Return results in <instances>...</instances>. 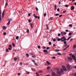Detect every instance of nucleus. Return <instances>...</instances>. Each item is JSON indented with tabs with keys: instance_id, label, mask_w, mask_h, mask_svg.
Instances as JSON below:
<instances>
[{
	"instance_id": "nucleus-1",
	"label": "nucleus",
	"mask_w": 76,
	"mask_h": 76,
	"mask_svg": "<svg viewBox=\"0 0 76 76\" xmlns=\"http://www.w3.org/2000/svg\"><path fill=\"white\" fill-rule=\"evenodd\" d=\"M66 38H65V37L64 36L61 39H58V41H60L61 40L62 42H64L66 40Z\"/></svg>"
},
{
	"instance_id": "nucleus-2",
	"label": "nucleus",
	"mask_w": 76,
	"mask_h": 76,
	"mask_svg": "<svg viewBox=\"0 0 76 76\" xmlns=\"http://www.w3.org/2000/svg\"><path fill=\"white\" fill-rule=\"evenodd\" d=\"M61 35L64 36V35H66V32H65V31H61Z\"/></svg>"
},
{
	"instance_id": "nucleus-3",
	"label": "nucleus",
	"mask_w": 76,
	"mask_h": 76,
	"mask_svg": "<svg viewBox=\"0 0 76 76\" xmlns=\"http://www.w3.org/2000/svg\"><path fill=\"white\" fill-rule=\"evenodd\" d=\"M62 68H63V69L64 70V71H66V68L65 67V66H63Z\"/></svg>"
},
{
	"instance_id": "nucleus-4",
	"label": "nucleus",
	"mask_w": 76,
	"mask_h": 76,
	"mask_svg": "<svg viewBox=\"0 0 76 76\" xmlns=\"http://www.w3.org/2000/svg\"><path fill=\"white\" fill-rule=\"evenodd\" d=\"M5 10H4L3 12V13H2V18L3 19L4 18V12L5 11Z\"/></svg>"
},
{
	"instance_id": "nucleus-5",
	"label": "nucleus",
	"mask_w": 76,
	"mask_h": 76,
	"mask_svg": "<svg viewBox=\"0 0 76 76\" xmlns=\"http://www.w3.org/2000/svg\"><path fill=\"white\" fill-rule=\"evenodd\" d=\"M75 9V7L74 6H71V10H73Z\"/></svg>"
},
{
	"instance_id": "nucleus-6",
	"label": "nucleus",
	"mask_w": 76,
	"mask_h": 76,
	"mask_svg": "<svg viewBox=\"0 0 76 76\" xmlns=\"http://www.w3.org/2000/svg\"><path fill=\"white\" fill-rule=\"evenodd\" d=\"M43 51L44 52H45V54H48V51L47 50H43Z\"/></svg>"
},
{
	"instance_id": "nucleus-7",
	"label": "nucleus",
	"mask_w": 76,
	"mask_h": 76,
	"mask_svg": "<svg viewBox=\"0 0 76 76\" xmlns=\"http://www.w3.org/2000/svg\"><path fill=\"white\" fill-rule=\"evenodd\" d=\"M12 20V19H10V20H9L8 22L7 23V25H9V24L10 23V21Z\"/></svg>"
},
{
	"instance_id": "nucleus-8",
	"label": "nucleus",
	"mask_w": 76,
	"mask_h": 76,
	"mask_svg": "<svg viewBox=\"0 0 76 76\" xmlns=\"http://www.w3.org/2000/svg\"><path fill=\"white\" fill-rule=\"evenodd\" d=\"M68 59L69 61H72V59L70 57L68 58Z\"/></svg>"
},
{
	"instance_id": "nucleus-9",
	"label": "nucleus",
	"mask_w": 76,
	"mask_h": 76,
	"mask_svg": "<svg viewBox=\"0 0 76 76\" xmlns=\"http://www.w3.org/2000/svg\"><path fill=\"white\" fill-rule=\"evenodd\" d=\"M67 69H70V66H69V65H68V64H67Z\"/></svg>"
},
{
	"instance_id": "nucleus-10",
	"label": "nucleus",
	"mask_w": 76,
	"mask_h": 76,
	"mask_svg": "<svg viewBox=\"0 0 76 76\" xmlns=\"http://www.w3.org/2000/svg\"><path fill=\"white\" fill-rule=\"evenodd\" d=\"M57 10V5L55 4L54 6V10Z\"/></svg>"
},
{
	"instance_id": "nucleus-11",
	"label": "nucleus",
	"mask_w": 76,
	"mask_h": 76,
	"mask_svg": "<svg viewBox=\"0 0 76 76\" xmlns=\"http://www.w3.org/2000/svg\"><path fill=\"white\" fill-rule=\"evenodd\" d=\"M72 57L75 60L76 59V57L74 55H73V56H72Z\"/></svg>"
},
{
	"instance_id": "nucleus-12",
	"label": "nucleus",
	"mask_w": 76,
	"mask_h": 76,
	"mask_svg": "<svg viewBox=\"0 0 76 76\" xmlns=\"http://www.w3.org/2000/svg\"><path fill=\"white\" fill-rule=\"evenodd\" d=\"M6 28H7V27H6V26H3V29H4V30H5V29H6Z\"/></svg>"
},
{
	"instance_id": "nucleus-13",
	"label": "nucleus",
	"mask_w": 76,
	"mask_h": 76,
	"mask_svg": "<svg viewBox=\"0 0 76 76\" xmlns=\"http://www.w3.org/2000/svg\"><path fill=\"white\" fill-rule=\"evenodd\" d=\"M18 59V57H15L14 59V61H16V60Z\"/></svg>"
},
{
	"instance_id": "nucleus-14",
	"label": "nucleus",
	"mask_w": 76,
	"mask_h": 76,
	"mask_svg": "<svg viewBox=\"0 0 76 76\" xmlns=\"http://www.w3.org/2000/svg\"><path fill=\"white\" fill-rule=\"evenodd\" d=\"M39 73H42L43 72V71L42 70H40L39 71Z\"/></svg>"
},
{
	"instance_id": "nucleus-15",
	"label": "nucleus",
	"mask_w": 76,
	"mask_h": 76,
	"mask_svg": "<svg viewBox=\"0 0 76 76\" xmlns=\"http://www.w3.org/2000/svg\"><path fill=\"white\" fill-rule=\"evenodd\" d=\"M35 18H37V16H36V15L35 14H33Z\"/></svg>"
},
{
	"instance_id": "nucleus-16",
	"label": "nucleus",
	"mask_w": 76,
	"mask_h": 76,
	"mask_svg": "<svg viewBox=\"0 0 76 76\" xmlns=\"http://www.w3.org/2000/svg\"><path fill=\"white\" fill-rule=\"evenodd\" d=\"M64 6L65 7H68L69 6V5H68V4H66V5H65Z\"/></svg>"
},
{
	"instance_id": "nucleus-17",
	"label": "nucleus",
	"mask_w": 76,
	"mask_h": 76,
	"mask_svg": "<svg viewBox=\"0 0 76 76\" xmlns=\"http://www.w3.org/2000/svg\"><path fill=\"white\" fill-rule=\"evenodd\" d=\"M57 72L58 74H61V72L59 70H58Z\"/></svg>"
},
{
	"instance_id": "nucleus-18",
	"label": "nucleus",
	"mask_w": 76,
	"mask_h": 76,
	"mask_svg": "<svg viewBox=\"0 0 76 76\" xmlns=\"http://www.w3.org/2000/svg\"><path fill=\"white\" fill-rule=\"evenodd\" d=\"M26 74H30V72H27V71H26Z\"/></svg>"
},
{
	"instance_id": "nucleus-19",
	"label": "nucleus",
	"mask_w": 76,
	"mask_h": 76,
	"mask_svg": "<svg viewBox=\"0 0 76 76\" xmlns=\"http://www.w3.org/2000/svg\"><path fill=\"white\" fill-rule=\"evenodd\" d=\"M56 75V73H55V72H53V73H52V75L53 76H55Z\"/></svg>"
},
{
	"instance_id": "nucleus-20",
	"label": "nucleus",
	"mask_w": 76,
	"mask_h": 76,
	"mask_svg": "<svg viewBox=\"0 0 76 76\" xmlns=\"http://www.w3.org/2000/svg\"><path fill=\"white\" fill-rule=\"evenodd\" d=\"M61 72L62 73H63V72H64V71H63V69L62 68H61Z\"/></svg>"
},
{
	"instance_id": "nucleus-21",
	"label": "nucleus",
	"mask_w": 76,
	"mask_h": 76,
	"mask_svg": "<svg viewBox=\"0 0 76 76\" xmlns=\"http://www.w3.org/2000/svg\"><path fill=\"white\" fill-rule=\"evenodd\" d=\"M46 15H47V14H46V13H44V16L45 17H46Z\"/></svg>"
},
{
	"instance_id": "nucleus-22",
	"label": "nucleus",
	"mask_w": 76,
	"mask_h": 76,
	"mask_svg": "<svg viewBox=\"0 0 76 76\" xmlns=\"http://www.w3.org/2000/svg\"><path fill=\"white\" fill-rule=\"evenodd\" d=\"M34 64L35 65V66H38V64L36 62L34 63Z\"/></svg>"
},
{
	"instance_id": "nucleus-23",
	"label": "nucleus",
	"mask_w": 76,
	"mask_h": 76,
	"mask_svg": "<svg viewBox=\"0 0 76 76\" xmlns=\"http://www.w3.org/2000/svg\"><path fill=\"white\" fill-rule=\"evenodd\" d=\"M27 33H29V30H28V29H27L26 30Z\"/></svg>"
},
{
	"instance_id": "nucleus-24",
	"label": "nucleus",
	"mask_w": 76,
	"mask_h": 76,
	"mask_svg": "<svg viewBox=\"0 0 76 76\" xmlns=\"http://www.w3.org/2000/svg\"><path fill=\"white\" fill-rule=\"evenodd\" d=\"M29 54L31 55H34V53H33L31 52V53H30Z\"/></svg>"
},
{
	"instance_id": "nucleus-25",
	"label": "nucleus",
	"mask_w": 76,
	"mask_h": 76,
	"mask_svg": "<svg viewBox=\"0 0 76 76\" xmlns=\"http://www.w3.org/2000/svg\"><path fill=\"white\" fill-rule=\"evenodd\" d=\"M46 63L48 64H50V63L48 61H47Z\"/></svg>"
},
{
	"instance_id": "nucleus-26",
	"label": "nucleus",
	"mask_w": 76,
	"mask_h": 76,
	"mask_svg": "<svg viewBox=\"0 0 76 76\" xmlns=\"http://www.w3.org/2000/svg\"><path fill=\"white\" fill-rule=\"evenodd\" d=\"M26 56L27 57H28L29 56V54L28 53H26Z\"/></svg>"
},
{
	"instance_id": "nucleus-27",
	"label": "nucleus",
	"mask_w": 76,
	"mask_h": 76,
	"mask_svg": "<svg viewBox=\"0 0 76 76\" xmlns=\"http://www.w3.org/2000/svg\"><path fill=\"white\" fill-rule=\"evenodd\" d=\"M71 37H69L67 39V40L68 41L69 40V39L71 38Z\"/></svg>"
},
{
	"instance_id": "nucleus-28",
	"label": "nucleus",
	"mask_w": 76,
	"mask_h": 76,
	"mask_svg": "<svg viewBox=\"0 0 76 76\" xmlns=\"http://www.w3.org/2000/svg\"><path fill=\"white\" fill-rule=\"evenodd\" d=\"M30 26H31V28H33V27L32 26V24H30Z\"/></svg>"
},
{
	"instance_id": "nucleus-29",
	"label": "nucleus",
	"mask_w": 76,
	"mask_h": 76,
	"mask_svg": "<svg viewBox=\"0 0 76 76\" xmlns=\"http://www.w3.org/2000/svg\"><path fill=\"white\" fill-rule=\"evenodd\" d=\"M49 45H51L52 44V42H49L48 43Z\"/></svg>"
},
{
	"instance_id": "nucleus-30",
	"label": "nucleus",
	"mask_w": 76,
	"mask_h": 76,
	"mask_svg": "<svg viewBox=\"0 0 76 76\" xmlns=\"http://www.w3.org/2000/svg\"><path fill=\"white\" fill-rule=\"evenodd\" d=\"M59 15V14H56L55 15V16H57Z\"/></svg>"
},
{
	"instance_id": "nucleus-31",
	"label": "nucleus",
	"mask_w": 76,
	"mask_h": 76,
	"mask_svg": "<svg viewBox=\"0 0 76 76\" xmlns=\"http://www.w3.org/2000/svg\"><path fill=\"white\" fill-rule=\"evenodd\" d=\"M19 38V36H17L16 37V39L17 40H18Z\"/></svg>"
},
{
	"instance_id": "nucleus-32",
	"label": "nucleus",
	"mask_w": 76,
	"mask_h": 76,
	"mask_svg": "<svg viewBox=\"0 0 76 76\" xmlns=\"http://www.w3.org/2000/svg\"><path fill=\"white\" fill-rule=\"evenodd\" d=\"M32 61L33 62V63H35V61L34 60H32Z\"/></svg>"
},
{
	"instance_id": "nucleus-33",
	"label": "nucleus",
	"mask_w": 76,
	"mask_h": 76,
	"mask_svg": "<svg viewBox=\"0 0 76 76\" xmlns=\"http://www.w3.org/2000/svg\"><path fill=\"white\" fill-rule=\"evenodd\" d=\"M72 26V24H70L69 25V26L70 27Z\"/></svg>"
},
{
	"instance_id": "nucleus-34",
	"label": "nucleus",
	"mask_w": 76,
	"mask_h": 76,
	"mask_svg": "<svg viewBox=\"0 0 76 76\" xmlns=\"http://www.w3.org/2000/svg\"><path fill=\"white\" fill-rule=\"evenodd\" d=\"M57 54H58V55H61V54L60 53H58Z\"/></svg>"
},
{
	"instance_id": "nucleus-35",
	"label": "nucleus",
	"mask_w": 76,
	"mask_h": 76,
	"mask_svg": "<svg viewBox=\"0 0 76 76\" xmlns=\"http://www.w3.org/2000/svg\"><path fill=\"white\" fill-rule=\"evenodd\" d=\"M36 10L37 11H38V8L37 7H36Z\"/></svg>"
},
{
	"instance_id": "nucleus-36",
	"label": "nucleus",
	"mask_w": 76,
	"mask_h": 76,
	"mask_svg": "<svg viewBox=\"0 0 76 76\" xmlns=\"http://www.w3.org/2000/svg\"><path fill=\"white\" fill-rule=\"evenodd\" d=\"M32 57L33 58H35V57H36V56H32Z\"/></svg>"
},
{
	"instance_id": "nucleus-37",
	"label": "nucleus",
	"mask_w": 76,
	"mask_h": 76,
	"mask_svg": "<svg viewBox=\"0 0 76 76\" xmlns=\"http://www.w3.org/2000/svg\"><path fill=\"white\" fill-rule=\"evenodd\" d=\"M46 48V47H42V49H45Z\"/></svg>"
},
{
	"instance_id": "nucleus-38",
	"label": "nucleus",
	"mask_w": 76,
	"mask_h": 76,
	"mask_svg": "<svg viewBox=\"0 0 76 76\" xmlns=\"http://www.w3.org/2000/svg\"><path fill=\"white\" fill-rule=\"evenodd\" d=\"M7 5H8V3L7 2H6V4H5V6H7Z\"/></svg>"
},
{
	"instance_id": "nucleus-39",
	"label": "nucleus",
	"mask_w": 76,
	"mask_h": 76,
	"mask_svg": "<svg viewBox=\"0 0 76 76\" xmlns=\"http://www.w3.org/2000/svg\"><path fill=\"white\" fill-rule=\"evenodd\" d=\"M52 58L53 59H55V58H56V57L53 56V57H52Z\"/></svg>"
},
{
	"instance_id": "nucleus-40",
	"label": "nucleus",
	"mask_w": 76,
	"mask_h": 76,
	"mask_svg": "<svg viewBox=\"0 0 76 76\" xmlns=\"http://www.w3.org/2000/svg\"><path fill=\"white\" fill-rule=\"evenodd\" d=\"M71 35H72V33H69V36H71Z\"/></svg>"
},
{
	"instance_id": "nucleus-41",
	"label": "nucleus",
	"mask_w": 76,
	"mask_h": 76,
	"mask_svg": "<svg viewBox=\"0 0 76 76\" xmlns=\"http://www.w3.org/2000/svg\"><path fill=\"white\" fill-rule=\"evenodd\" d=\"M1 11L0 12V17H1Z\"/></svg>"
},
{
	"instance_id": "nucleus-42",
	"label": "nucleus",
	"mask_w": 76,
	"mask_h": 76,
	"mask_svg": "<svg viewBox=\"0 0 76 76\" xmlns=\"http://www.w3.org/2000/svg\"><path fill=\"white\" fill-rule=\"evenodd\" d=\"M57 11H58V12H59V11H60V9L59 8H58L57 9Z\"/></svg>"
},
{
	"instance_id": "nucleus-43",
	"label": "nucleus",
	"mask_w": 76,
	"mask_h": 76,
	"mask_svg": "<svg viewBox=\"0 0 76 76\" xmlns=\"http://www.w3.org/2000/svg\"><path fill=\"white\" fill-rule=\"evenodd\" d=\"M66 41H65L64 42V43L65 45H66Z\"/></svg>"
},
{
	"instance_id": "nucleus-44",
	"label": "nucleus",
	"mask_w": 76,
	"mask_h": 76,
	"mask_svg": "<svg viewBox=\"0 0 76 76\" xmlns=\"http://www.w3.org/2000/svg\"><path fill=\"white\" fill-rule=\"evenodd\" d=\"M38 48L39 49H40L41 48V47L39 46H38Z\"/></svg>"
},
{
	"instance_id": "nucleus-45",
	"label": "nucleus",
	"mask_w": 76,
	"mask_h": 76,
	"mask_svg": "<svg viewBox=\"0 0 76 76\" xmlns=\"http://www.w3.org/2000/svg\"><path fill=\"white\" fill-rule=\"evenodd\" d=\"M56 39H53V41H54V42H55V41H56Z\"/></svg>"
},
{
	"instance_id": "nucleus-46",
	"label": "nucleus",
	"mask_w": 76,
	"mask_h": 76,
	"mask_svg": "<svg viewBox=\"0 0 76 76\" xmlns=\"http://www.w3.org/2000/svg\"><path fill=\"white\" fill-rule=\"evenodd\" d=\"M28 21L29 23H31V21L30 20H28Z\"/></svg>"
},
{
	"instance_id": "nucleus-47",
	"label": "nucleus",
	"mask_w": 76,
	"mask_h": 76,
	"mask_svg": "<svg viewBox=\"0 0 76 76\" xmlns=\"http://www.w3.org/2000/svg\"><path fill=\"white\" fill-rule=\"evenodd\" d=\"M60 35H61V34H60V33H58V36L59 37H60Z\"/></svg>"
},
{
	"instance_id": "nucleus-48",
	"label": "nucleus",
	"mask_w": 76,
	"mask_h": 76,
	"mask_svg": "<svg viewBox=\"0 0 76 76\" xmlns=\"http://www.w3.org/2000/svg\"><path fill=\"white\" fill-rule=\"evenodd\" d=\"M12 45H13V46L14 47H15V44H14V43H13L12 44Z\"/></svg>"
},
{
	"instance_id": "nucleus-49",
	"label": "nucleus",
	"mask_w": 76,
	"mask_h": 76,
	"mask_svg": "<svg viewBox=\"0 0 76 76\" xmlns=\"http://www.w3.org/2000/svg\"><path fill=\"white\" fill-rule=\"evenodd\" d=\"M3 34L4 35H5L6 34V33L5 32H4V33Z\"/></svg>"
},
{
	"instance_id": "nucleus-50",
	"label": "nucleus",
	"mask_w": 76,
	"mask_h": 76,
	"mask_svg": "<svg viewBox=\"0 0 76 76\" xmlns=\"http://www.w3.org/2000/svg\"><path fill=\"white\" fill-rule=\"evenodd\" d=\"M66 12V11H63V13H65Z\"/></svg>"
},
{
	"instance_id": "nucleus-51",
	"label": "nucleus",
	"mask_w": 76,
	"mask_h": 76,
	"mask_svg": "<svg viewBox=\"0 0 76 76\" xmlns=\"http://www.w3.org/2000/svg\"><path fill=\"white\" fill-rule=\"evenodd\" d=\"M62 16V15H60L59 16V18L61 17Z\"/></svg>"
},
{
	"instance_id": "nucleus-52",
	"label": "nucleus",
	"mask_w": 76,
	"mask_h": 76,
	"mask_svg": "<svg viewBox=\"0 0 76 76\" xmlns=\"http://www.w3.org/2000/svg\"><path fill=\"white\" fill-rule=\"evenodd\" d=\"M20 75V73H19L18 74V75Z\"/></svg>"
},
{
	"instance_id": "nucleus-53",
	"label": "nucleus",
	"mask_w": 76,
	"mask_h": 76,
	"mask_svg": "<svg viewBox=\"0 0 76 76\" xmlns=\"http://www.w3.org/2000/svg\"><path fill=\"white\" fill-rule=\"evenodd\" d=\"M50 20H51L53 19V17H51L50 18Z\"/></svg>"
},
{
	"instance_id": "nucleus-54",
	"label": "nucleus",
	"mask_w": 76,
	"mask_h": 76,
	"mask_svg": "<svg viewBox=\"0 0 76 76\" xmlns=\"http://www.w3.org/2000/svg\"><path fill=\"white\" fill-rule=\"evenodd\" d=\"M6 52H9V51H8V50L7 49H6Z\"/></svg>"
},
{
	"instance_id": "nucleus-55",
	"label": "nucleus",
	"mask_w": 76,
	"mask_h": 76,
	"mask_svg": "<svg viewBox=\"0 0 76 76\" xmlns=\"http://www.w3.org/2000/svg\"><path fill=\"white\" fill-rule=\"evenodd\" d=\"M69 55H71L72 56L73 55V54H69Z\"/></svg>"
},
{
	"instance_id": "nucleus-56",
	"label": "nucleus",
	"mask_w": 76,
	"mask_h": 76,
	"mask_svg": "<svg viewBox=\"0 0 76 76\" xmlns=\"http://www.w3.org/2000/svg\"><path fill=\"white\" fill-rule=\"evenodd\" d=\"M50 48L49 47H47L46 49L47 50L49 49Z\"/></svg>"
},
{
	"instance_id": "nucleus-57",
	"label": "nucleus",
	"mask_w": 76,
	"mask_h": 76,
	"mask_svg": "<svg viewBox=\"0 0 76 76\" xmlns=\"http://www.w3.org/2000/svg\"><path fill=\"white\" fill-rule=\"evenodd\" d=\"M67 49V48H66H66H65L64 49V50H66Z\"/></svg>"
},
{
	"instance_id": "nucleus-58",
	"label": "nucleus",
	"mask_w": 76,
	"mask_h": 76,
	"mask_svg": "<svg viewBox=\"0 0 76 76\" xmlns=\"http://www.w3.org/2000/svg\"><path fill=\"white\" fill-rule=\"evenodd\" d=\"M55 51H57V52H58V51H59V50H55Z\"/></svg>"
},
{
	"instance_id": "nucleus-59",
	"label": "nucleus",
	"mask_w": 76,
	"mask_h": 76,
	"mask_svg": "<svg viewBox=\"0 0 76 76\" xmlns=\"http://www.w3.org/2000/svg\"><path fill=\"white\" fill-rule=\"evenodd\" d=\"M8 49L9 50H11V49L10 48H8Z\"/></svg>"
},
{
	"instance_id": "nucleus-60",
	"label": "nucleus",
	"mask_w": 76,
	"mask_h": 76,
	"mask_svg": "<svg viewBox=\"0 0 76 76\" xmlns=\"http://www.w3.org/2000/svg\"><path fill=\"white\" fill-rule=\"evenodd\" d=\"M66 31V32H68L69 31L68 30H65Z\"/></svg>"
},
{
	"instance_id": "nucleus-61",
	"label": "nucleus",
	"mask_w": 76,
	"mask_h": 76,
	"mask_svg": "<svg viewBox=\"0 0 76 76\" xmlns=\"http://www.w3.org/2000/svg\"><path fill=\"white\" fill-rule=\"evenodd\" d=\"M69 47V45H68L66 47V48L67 49V48H68Z\"/></svg>"
},
{
	"instance_id": "nucleus-62",
	"label": "nucleus",
	"mask_w": 76,
	"mask_h": 76,
	"mask_svg": "<svg viewBox=\"0 0 76 76\" xmlns=\"http://www.w3.org/2000/svg\"><path fill=\"white\" fill-rule=\"evenodd\" d=\"M73 40V39H71L70 40V41H71Z\"/></svg>"
},
{
	"instance_id": "nucleus-63",
	"label": "nucleus",
	"mask_w": 76,
	"mask_h": 76,
	"mask_svg": "<svg viewBox=\"0 0 76 76\" xmlns=\"http://www.w3.org/2000/svg\"><path fill=\"white\" fill-rule=\"evenodd\" d=\"M74 55L76 56V53H75Z\"/></svg>"
},
{
	"instance_id": "nucleus-64",
	"label": "nucleus",
	"mask_w": 76,
	"mask_h": 76,
	"mask_svg": "<svg viewBox=\"0 0 76 76\" xmlns=\"http://www.w3.org/2000/svg\"><path fill=\"white\" fill-rule=\"evenodd\" d=\"M75 76H76V72L75 74Z\"/></svg>"
}]
</instances>
